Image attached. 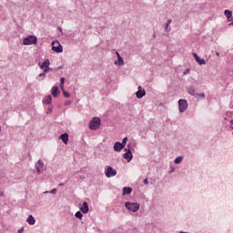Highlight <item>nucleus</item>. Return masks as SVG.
Listing matches in <instances>:
<instances>
[{
  "mask_svg": "<svg viewBox=\"0 0 233 233\" xmlns=\"http://www.w3.org/2000/svg\"><path fill=\"white\" fill-rule=\"evenodd\" d=\"M187 94H189V96H196V88L194 87V86H188L187 87Z\"/></svg>",
  "mask_w": 233,
  "mask_h": 233,
  "instance_id": "obj_15",
  "label": "nucleus"
},
{
  "mask_svg": "<svg viewBox=\"0 0 233 233\" xmlns=\"http://www.w3.org/2000/svg\"><path fill=\"white\" fill-rule=\"evenodd\" d=\"M229 25H233V22H231V24H229Z\"/></svg>",
  "mask_w": 233,
  "mask_h": 233,
  "instance_id": "obj_42",
  "label": "nucleus"
},
{
  "mask_svg": "<svg viewBox=\"0 0 233 233\" xmlns=\"http://www.w3.org/2000/svg\"><path fill=\"white\" fill-rule=\"evenodd\" d=\"M80 210L83 214H88V203L87 202H83Z\"/></svg>",
  "mask_w": 233,
  "mask_h": 233,
  "instance_id": "obj_14",
  "label": "nucleus"
},
{
  "mask_svg": "<svg viewBox=\"0 0 233 233\" xmlns=\"http://www.w3.org/2000/svg\"><path fill=\"white\" fill-rule=\"evenodd\" d=\"M60 89L62 90V92L65 90V84H60Z\"/></svg>",
  "mask_w": 233,
  "mask_h": 233,
  "instance_id": "obj_33",
  "label": "nucleus"
},
{
  "mask_svg": "<svg viewBox=\"0 0 233 233\" xmlns=\"http://www.w3.org/2000/svg\"><path fill=\"white\" fill-rule=\"evenodd\" d=\"M23 232H25V228L18 229V233H23Z\"/></svg>",
  "mask_w": 233,
  "mask_h": 233,
  "instance_id": "obj_34",
  "label": "nucleus"
},
{
  "mask_svg": "<svg viewBox=\"0 0 233 233\" xmlns=\"http://www.w3.org/2000/svg\"><path fill=\"white\" fill-rule=\"evenodd\" d=\"M45 168V162H43L41 159H38V161L35 164V170L37 174L40 172H43V169Z\"/></svg>",
  "mask_w": 233,
  "mask_h": 233,
  "instance_id": "obj_9",
  "label": "nucleus"
},
{
  "mask_svg": "<svg viewBox=\"0 0 233 233\" xmlns=\"http://www.w3.org/2000/svg\"><path fill=\"white\" fill-rule=\"evenodd\" d=\"M183 162V156H179L177 158H175L174 163L175 165H179Z\"/></svg>",
  "mask_w": 233,
  "mask_h": 233,
  "instance_id": "obj_24",
  "label": "nucleus"
},
{
  "mask_svg": "<svg viewBox=\"0 0 233 233\" xmlns=\"http://www.w3.org/2000/svg\"><path fill=\"white\" fill-rule=\"evenodd\" d=\"M52 50L56 54H61L63 52V46L58 41L52 42Z\"/></svg>",
  "mask_w": 233,
  "mask_h": 233,
  "instance_id": "obj_6",
  "label": "nucleus"
},
{
  "mask_svg": "<svg viewBox=\"0 0 233 233\" xmlns=\"http://www.w3.org/2000/svg\"><path fill=\"white\" fill-rule=\"evenodd\" d=\"M60 85H65V77L60 78Z\"/></svg>",
  "mask_w": 233,
  "mask_h": 233,
  "instance_id": "obj_32",
  "label": "nucleus"
},
{
  "mask_svg": "<svg viewBox=\"0 0 233 233\" xmlns=\"http://www.w3.org/2000/svg\"><path fill=\"white\" fill-rule=\"evenodd\" d=\"M101 127V119L99 117H93L89 122L90 130H97Z\"/></svg>",
  "mask_w": 233,
  "mask_h": 233,
  "instance_id": "obj_3",
  "label": "nucleus"
},
{
  "mask_svg": "<svg viewBox=\"0 0 233 233\" xmlns=\"http://www.w3.org/2000/svg\"><path fill=\"white\" fill-rule=\"evenodd\" d=\"M51 94H52L53 97H57V96H59V87L53 86L51 89Z\"/></svg>",
  "mask_w": 233,
  "mask_h": 233,
  "instance_id": "obj_17",
  "label": "nucleus"
},
{
  "mask_svg": "<svg viewBox=\"0 0 233 233\" xmlns=\"http://www.w3.org/2000/svg\"><path fill=\"white\" fill-rule=\"evenodd\" d=\"M125 154L123 155L124 159H127V163L132 161L134 155H132V150H130V145H127V148H125Z\"/></svg>",
  "mask_w": 233,
  "mask_h": 233,
  "instance_id": "obj_5",
  "label": "nucleus"
},
{
  "mask_svg": "<svg viewBox=\"0 0 233 233\" xmlns=\"http://www.w3.org/2000/svg\"><path fill=\"white\" fill-rule=\"evenodd\" d=\"M0 196H3V194H0Z\"/></svg>",
  "mask_w": 233,
  "mask_h": 233,
  "instance_id": "obj_43",
  "label": "nucleus"
},
{
  "mask_svg": "<svg viewBox=\"0 0 233 233\" xmlns=\"http://www.w3.org/2000/svg\"><path fill=\"white\" fill-rule=\"evenodd\" d=\"M129 194H132V187H123L122 189V196H129Z\"/></svg>",
  "mask_w": 233,
  "mask_h": 233,
  "instance_id": "obj_18",
  "label": "nucleus"
},
{
  "mask_svg": "<svg viewBox=\"0 0 233 233\" xmlns=\"http://www.w3.org/2000/svg\"><path fill=\"white\" fill-rule=\"evenodd\" d=\"M52 103V96L48 95L43 98L44 105H50Z\"/></svg>",
  "mask_w": 233,
  "mask_h": 233,
  "instance_id": "obj_19",
  "label": "nucleus"
},
{
  "mask_svg": "<svg viewBox=\"0 0 233 233\" xmlns=\"http://www.w3.org/2000/svg\"><path fill=\"white\" fill-rule=\"evenodd\" d=\"M50 112H52V107H48V111L46 112V114H50Z\"/></svg>",
  "mask_w": 233,
  "mask_h": 233,
  "instance_id": "obj_36",
  "label": "nucleus"
},
{
  "mask_svg": "<svg viewBox=\"0 0 233 233\" xmlns=\"http://www.w3.org/2000/svg\"><path fill=\"white\" fill-rule=\"evenodd\" d=\"M178 108H179V112H181V114H183V112H185L187 110V108H188V102H187V100H185V99H179L178 100Z\"/></svg>",
  "mask_w": 233,
  "mask_h": 233,
  "instance_id": "obj_7",
  "label": "nucleus"
},
{
  "mask_svg": "<svg viewBox=\"0 0 233 233\" xmlns=\"http://www.w3.org/2000/svg\"><path fill=\"white\" fill-rule=\"evenodd\" d=\"M75 217L77 218L78 219H83V213H81V211H77L75 214Z\"/></svg>",
  "mask_w": 233,
  "mask_h": 233,
  "instance_id": "obj_26",
  "label": "nucleus"
},
{
  "mask_svg": "<svg viewBox=\"0 0 233 233\" xmlns=\"http://www.w3.org/2000/svg\"><path fill=\"white\" fill-rule=\"evenodd\" d=\"M43 72H45V74H48V72H50V66L45 67Z\"/></svg>",
  "mask_w": 233,
  "mask_h": 233,
  "instance_id": "obj_30",
  "label": "nucleus"
},
{
  "mask_svg": "<svg viewBox=\"0 0 233 233\" xmlns=\"http://www.w3.org/2000/svg\"><path fill=\"white\" fill-rule=\"evenodd\" d=\"M178 233H188V232H187V231H179Z\"/></svg>",
  "mask_w": 233,
  "mask_h": 233,
  "instance_id": "obj_37",
  "label": "nucleus"
},
{
  "mask_svg": "<svg viewBox=\"0 0 233 233\" xmlns=\"http://www.w3.org/2000/svg\"><path fill=\"white\" fill-rule=\"evenodd\" d=\"M187 74H190V69H186L183 73L184 76H187Z\"/></svg>",
  "mask_w": 233,
  "mask_h": 233,
  "instance_id": "obj_31",
  "label": "nucleus"
},
{
  "mask_svg": "<svg viewBox=\"0 0 233 233\" xmlns=\"http://www.w3.org/2000/svg\"><path fill=\"white\" fill-rule=\"evenodd\" d=\"M62 92H63L65 97H66V98L70 97V94H68V92H66L65 90Z\"/></svg>",
  "mask_w": 233,
  "mask_h": 233,
  "instance_id": "obj_29",
  "label": "nucleus"
},
{
  "mask_svg": "<svg viewBox=\"0 0 233 233\" xmlns=\"http://www.w3.org/2000/svg\"><path fill=\"white\" fill-rule=\"evenodd\" d=\"M193 57L195 59V61L197 63H198V65H206L207 64V61H205V59H203V58H199V56H198V54H196V53H193Z\"/></svg>",
  "mask_w": 233,
  "mask_h": 233,
  "instance_id": "obj_10",
  "label": "nucleus"
},
{
  "mask_svg": "<svg viewBox=\"0 0 233 233\" xmlns=\"http://www.w3.org/2000/svg\"><path fill=\"white\" fill-rule=\"evenodd\" d=\"M59 187H63V183H60V184H59Z\"/></svg>",
  "mask_w": 233,
  "mask_h": 233,
  "instance_id": "obj_39",
  "label": "nucleus"
},
{
  "mask_svg": "<svg viewBox=\"0 0 233 233\" xmlns=\"http://www.w3.org/2000/svg\"><path fill=\"white\" fill-rule=\"evenodd\" d=\"M195 97H201L202 99H205V93H196Z\"/></svg>",
  "mask_w": 233,
  "mask_h": 233,
  "instance_id": "obj_27",
  "label": "nucleus"
},
{
  "mask_svg": "<svg viewBox=\"0 0 233 233\" xmlns=\"http://www.w3.org/2000/svg\"><path fill=\"white\" fill-rule=\"evenodd\" d=\"M46 77V74H45V72H42L36 76V79L37 81H44Z\"/></svg>",
  "mask_w": 233,
  "mask_h": 233,
  "instance_id": "obj_22",
  "label": "nucleus"
},
{
  "mask_svg": "<svg viewBox=\"0 0 233 233\" xmlns=\"http://www.w3.org/2000/svg\"><path fill=\"white\" fill-rule=\"evenodd\" d=\"M58 30H60V32H63V29H61V28H58Z\"/></svg>",
  "mask_w": 233,
  "mask_h": 233,
  "instance_id": "obj_40",
  "label": "nucleus"
},
{
  "mask_svg": "<svg viewBox=\"0 0 233 233\" xmlns=\"http://www.w3.org/2000/svg\"><path fill=\"white\" fill-rule=\"evenodd\" d=\"M60 139H62L63 143H65V145H68V134L67 133H64L60 136Z\"/></svg>",
  "mask_w": 233,
  "mask_h": 233,
  "instance_id": "obj_21",
  "label": "nucleus"
},
{
  "mask_svg": "<svg viewBox=\"0 0 233 233\" xmlns=\"http://www.w3.org/2000/svg\"><path fill=\"white\" fill-rule=\"evenodd\" d=\"M137 99H141L147 96V91L141 86H138V90L136 93Z\"/></svg>",
  "mask_w": 233,
  "mask_h": 233,
  "instance_id": "obj_8",
  "label": "nucleus"
},
{
  "mask_svg": "<svg viewBox=\"0 0 233 233\" xmlns=\"http://www.w3.org/2000/svg\"><path fill=\"white\" fill-rule=\"evenodd\" d=\"M230 125H231V126L233 125V119L230 120Z\"/></svg>",
  "mask_w": 233,
  "mask_h": 233,
  "instance_id": "obj_38",
  "label": "nucleus"
},
{
  "mask_svg": "<svg viewBox=\"0 0 233 233\" xmlns=\"http://www.w3.org/2000/svg\"><path fill=\"white\" fill-rule=\"evenodd\" d=\"M128 141V137H124L123 138V140H122V143H121V145L125 147H127V142Z\"/></svg>",
  "mask_w": 233,
  "mask_h": 233,
  "instance_id": "obj_28",
  "label": "nucleus"
},
{
  "mask_svg": "<svg viewBox=\"0 0 233 233\" xmlns=\"http://www.w3.org/2000/svg\"><path fill=\"white\" fill-rule=\"evenodd\" d=\"M230 128H231V130H233V127L232 126L230 127Z\"/></svg>",
  "mask_w": 233,
  "mask_h": 233,
  "instance_id": "obj_41",
  "label": "nucleus"
},
{
  "mask_svg": "<svg viewBox=\"0 0 233 233\" xmlns=\"http://www.w3.org/2000/svg\"><path fill=\"white\" fill-rule=\"evenodd\" d=\"M26 223H28V225H35V218H34L32 215H29L26 218Z\"/></svg>",
  "mask_w": 233,
  "mask_h": 233,
  "instance_id": "obj_20",
  "label": "nucleus"
},
{
  "mask_svg": "<svg viewBox=\"0 0 233 233\" xmlns=\"http://www.w3.org/2000/svg\"><path fill=\"white\" fill-rule=\"evenodd\" d=\"M172 23V20H167V23H166V26H165V30L166 32H170L171 28H170V24Z\"/></svg>",
  "mask_w": 233,
  "mask_h": 233,
  "instance_id": "obj_23",
  "label": "nucleus"
},
{
  "mask_svg": "<svg viewBox=\"0 0 233 233\" xmlns=\"http://www.w3.org/2000/svg\"><path fill=\"white\" fill-rule=\"evenodd\" d=\"M125 207L127 210H129L130 212H137L141 207V205L137 202H126Z\"/></svg>",
  "mask_w": 233,
  "mask_h": 233,
  "instance_id": "obj_1",
  "label": "nucleus"
},
{
  "mask_svg": "<svg viewBox=\"0 0 233 233\" xmlns=\"http://www.w3.org/2000/svg\"><path fill=\"white\" fill-rule=\"evenodd\" d=\"M224 15H226L227 19L228 22L233 21V17H232V11L230 10H225L224 11Z\"/></svg>",
  "mask_w": 233,
  "mask_h": 233,
  "instance_id": "obj_16",
  "label": "nucleus"
},
{
  "mask_svg": "<svg viewBox=\"0 0 233 233\" xmlns=\"http://www.w3.org/2000/svg\"><path fill=\"white\" fill-rule=\"evenodd\" d=\"M105 174L106 177H114V176L117 175V171L111 166H107L105 168Z\"/></svg>",
  "mask_w": 233,
  "mask_h": 233,
  "instance_id": "obj_4",
  "label": "nucleus"
},
{
  "mask_svg": "<svg viewBox=\"0 0 233 233\" xmlns=\"http://www.w3.org/2000/svg\"><path fill=\"white\" fill-rule=\"evenodd\" d=\"M44 194H53V195H56V194H57V189L53 188L51 191H45Z\"/></svg>",
  "mask_w": 233,
  "mask_h": 233,
  "instance_id": "obj_25",
  "label": "nucleus"
},
{
  "mask_svg": "<svg viewBox=\"0 0 233 233\" xmlns=\"http://www.w3.org/2000/svg\"><path fill=\"white\" fill-rule=\"evenodd\" d=\"M23 45L25 46H30L31 45H37V37L35 35H28L23 39Z\"/></svg>",
  "mask_w": 233,
  "mask_h": 233,
  "instance_id": "obj_2",
  "label": "nucleus"
},
{
  "mask_svg": "<svg viewBox=\"0 0 233 233\" xmlns=\"http://www.w3.org/2000/svg\"><path fill=\"white\" fill-rule=\"evenodd\" d=\"M38 66H40L41 70H45V68H48L50 66V60L46 59L43 63H38Z\"/></svg>",
  "mask_w": 233,
  "mask_h": 233,
  "instance_id": "obj_11",
  "label": "nucleus"
},
{
  "mask_svg": "<svg viewBox=\"0 0 233 233\" xmlns=\"http://www.w3.org/2000/svg\"><path fill=\"white\" fill-rule=\"evenodd\" d=\"M148 184V178L144 179V185H147Z\"/></svg>",
  "mask_w": 233,
  "mask_h": 233,
  "instance_id": "obj_35",
  "label": "nucleus"
},
{
  "mask_svg": "<svg viewBox=\"0 0 233 233\" xmlns=\"http://www.w3.org/2000/svg\"><path fill=\"white\" fill-rule=\"evenodd\" d=\"M125 147L123 146V144H121V142H116L114 145V150L115 152H121L122 149H124Z\"/></svg>",
  "mask_w": 233,
  "mask_h": 233,
  "instance_id": "obj_12",
  "label": "nucleus"
},
{
  "mask_svg": "<svg viewBox=\"0 0 233 233\" xmlns=\"http://www.w3.org/2000/svg\"><path fill=\"white\" fill-rule=\"evenodd\" d=\"M116 56L117 61H115V65H119V66H123V65H125V60H123V57L121 56V55H119L118 52H116Z\"/></svg>",
  "mask_w": 233,
  "mask_h": 233,
  "instance_id": "obj_13",
  "label": "nucleus"
}]
</instances>
